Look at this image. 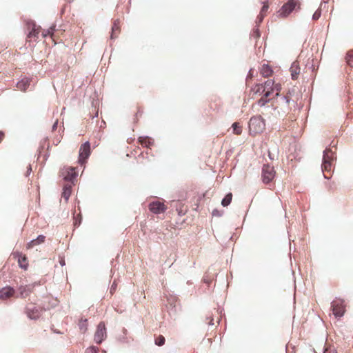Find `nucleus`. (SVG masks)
I'll return each instance as SVG.
<instances>
[{
  "mask_svg": "<svg viewBox=\"0 0 353 353\" xmlns=\"http://www.w3.org/2000/svg\"><path fill=\"white\" fill-rule=\"evenodd\" d=\"M272 69L270 66L263 64L260 70V73L263 77H269L272 74Z\"/></svg>",
  "mask_w": 353,
  "mask_h": 353,
  "instance_id": "nucleus-17",
  "label": "nucleus"
},
{
  "mask_svg": "<svg viewBox=\"0 0 353 353\" xmlns=\"http://www.w3.org/2000/svg\"><path fill=\"white\" fill-rule=\"evenodd\" d=\"M54 28L55 26H52L47 30H43L42 32L43 37H46L47 36L50 35L52 38H53Z\"/></svg>",
  "mask_w": 353,
  "mask_h": 353,
  "instance_id": "nucleus-24",
  "label": "nucleus"
},
{
  "mask_svg": "<svg viewBox=\"0 0 353 353\" xmlns=\"http://www.w3.org/2000/svg\"><path fill=\"white\" fill-rule=\"evenodd\" d=\"M87 325H88V321L87 319H81L79 322V327H80V330L83 332H85L86 330H87Z\"/></svg>",
  "mask_w": 353,
  "mask_h": 353,
  "instance_id": "nucleus-26",
  "label": "nucleus"
},
{
  "mask_svg": "<svg viewBox=\"0 0 353 353\" xmlns=\"http://www.w3.org/2000/svg\"><path fill=\"white\" fill-rule=\"evenodd\" d=\"M85 353H99V349L96 347L92 346L87 348Z\"/></svg>",
  "mask_w": 353,
  "mask_h": 353,
  "instance_id": "nucleus-30",
  "label": "nucleus"
},
{
  "mask_svg": "<svg viewBox=\"0 0 353 353\" xmlns=\"http://www.w3.org/2000/svg\"><path fill=\"white\" fill-rule=\"evenodd\" d=\"M116 288H117V284L115 283V282H114L110 288V293L113 294L114 292L115 291Z\"/></svg>",
  "mask_w": 353,
  "mask_h": 353,
  "instance_id": "nucleus-34",
  "label": "nucleus"
},
{
  "mask_svg": "<svg viewBox=\"0 0 353 353\" xmlns=\"http://www.w3.org/2000/svg\"><path fill=\"white\" fill-rule=\"evenodd\" d=\"M39 244H40V243H39V241L36 239H34V240L31 241L30 242H29L27 244L26 248H27V249H30V248H33L34 246L37 245Z\"/></svg>",
  "mask_w": 353,
  "mask_h": 353,
  "instance_id": "nucleus-29",
  "label": "nucleus"
},
{
  "mask_svg": "<svg viewBox=\"0 0 353 353\" xmlns=\"http://www.w3.org/2000/svg\"><path fill=\"white\" fill-rule=\"evenodd\" d=\"M14 259H17L19 267L25 270L28 268V258L21 252H16L12 254Z\"/></svg>",
  "mask_w": 353,
  "mask_h": 353,
  "instance_id": "nucleus-12",
  "label": "nucleus"
},
{
  "mask_svg": "<svg viewBox=\"0 0 353 353\" xmlns=\"http://www.w3.org/2000/svg\"><path fill=\"white\" fill-rule=\"evenodd\" d=\"M14 294V290L11 287H5L0 290V299L6 300L13 296Z\"/></svg>",
  "mask_w": 353,
  "mask_h": 353,
  "instance_id": "nucleus-13",
  "label": "nucleus"
},
{
  "mask_svg": "<svg viewBox=\"0 0 353 353\" xmlns=\"http://www.w3.org/2000/svg\"><path fill=\"white\" fill-rule=\"evenodd\" d=\"M265 122L261 117H253L249 121L250 134L254 137L265 129Z\"/></svg>",
  "mask_w": 353,
  "mask_h": 353,
  "instance_id": "nucleus-3",
  "label": "nucleus"
},
{
  "mask_svg": "<svg viewBox=\"0 0 353 353\" xmlns=\"http://www.w3.org/2000/svg\"><path fill=\"white\" fill-rule=\"evenodd\" d=\"M233 133L236 135H240L242 133V126L238 122L232 124Z\"/></svg>",
  "mask_w": 353,
  "mask_h": 353,
  "instance_id": "nucleus-22",
  "label": "nucleus"
},
{
  "mask_svg": "<svg viewBox=\"0 0 353 353\" xmlns=\"http://www.w3.org/2000/svg\"><path fill=\"white\" fill-rule=\"evenodd\" d=\"M57 122H55L52 127L53 130H54L57 128Z\"/></svg>",
  "mask_w": 353,
  "mask_h": 353,
  "instance_id": "nucleus-37",
  "label": "nucleus"
},
{
  "mask_svg": "<svg viewBox=\"0 0 353 353\" xmlns=\"http://www.w3.org/2000/svg\"><path fill=\"white\" fill-rule=\"evenodd\" d=\"M41 28L37 26L35 24H32V30L30 31L28 37L33 38L34 40L38 39V35L40 33Z\"/></svg>",
  "mask_w": 353,
  "mask_h": 353,
  "instance_id": "nucleus-18",
  "label": "nucleus"
},
{
  "mask_svg": "<svg viewBox=\"0 0 353 353\" xmlns=\"http://www.w3.org/2000/svg\"><path fill=\"white\" fill-rule=\"evenodd\" d=\"M120 21L119 19H117L114 21L113 26L112 27V34L111 38L114 39L117 37L118 34L120 32Z\"/></svg>",
  "mask_w": 353,
  "mask_h": 353,
  "instance_id": "nucleus-19",
  "label": "nucleus"
},
{
  "mask_svg": "<svg viewBox=\"0 0 353 353\" xmlns=\"http://www.w3.org/2000/svg\"><path fill=\"white\" fill-rule=\"evenodd\" d=\"M72 186V183H67L63 186L62 197L64 198L65 201H67L68 200V199L70 198V196L71 195Z\"/></svg>",
  "mask_w": 353,
  "mask_h": 353,
  "instance_id": "nucleus-16",
  "label": "nucleus"
},
{
  "mask_svg": "<svg viewBox=\"0 0 353 353\" xmlns=\"http://www.w3.org/2000/svg\"><path fill=\"white\" fill-rule=\"evenodd\" d=\"M299 8V0H288L279 10V14L281 17L285 18L288 17L296 8Z\"/></svg>",
  "mask_w": 353,
  "mask_h": 353,
  "instance_id": "nucleus-4",
  "label": "nucleus"
},
{
  "mask_svg": "<svg viewBox=\"0 0 353 353\" xmlns=\"http://www.w3.org/2000/svg\"><path fill=\"white\" fill-rule=\"evenodd\" d=\"M41 310L33 303H28L26 307V314L31 319H37L41 316Z\"/></svg>",
  "mask_w": 353,
  "mask_h": 353,
  "instance_id": "nucleus-10",
  "label": "nucleus"
},
{
  "mask_svg": "<svg viewBox=\"0 0 353 353\" xmlns=\"http://www.w3.org/2000/svg\"><path fill=\"white\" fill-rule=\"evenodd\" d=\"M345 307V301L341 299H336L331 303L333 314L336 318H340L344 315Z\"/></svg>",
  "mask_w": 353,
  "mask_h": 353,
  "instance_id": "nucleus-5",
  "label": "nucleus"
},
{
  "mask_svg": "<svg viewBox=\"0 0 353 353\" xmlns=\"http://www.w3.org/2000/svg\"><path fill=\"white\" fill-rule=\"evenodd\" d=\"M255 34H256V37H260V34H259V31H258V30H256V31L255 32Z\"/></svg>",
  "mask_w": 353,
  "mask_h": 353,
  "instance_id": "nucleus-36",
  "label": "nucleus"
},
{
  "mask_svg": "<svg viewBox=\"0 0 353 353\" xmlns=\"http://www.w3.org/2000/svg\"><path fill=\"white\" fill-rule=\"evenodd\" d=\"M166 209L165 204L159 201H155L149 204V210L154 214L164 212Z\"/></svg>",
  "mask_w": 353,
  "mask_h": 353,
  "instance_id": "nucleus-11",
  "label": "nucleus"
},
{
  "mask_svg": "<svg viewBox=\"0 0 353 353\" xmlns=\"http://www.w3.org/2000/svg\"><path fill=\"white\" fill-rule=\"evenodd\" d=\"M30 84V79L28 77H24L17 83V88L21 91H26L29 87Z\"/></svg>",
  "mask_w": 353,
  "mask_h": 353,
  "instance_id": "nucleus-14",
  "label": "nucleus"
},
{
  "mask_svg": "<svg viewBox=\"0 0 353 353\" xmlns=\"http://www.w3.org/2000/svg\"><path fill=\"white\" fill-rule=\"evenodd\" d=\"M320 17H321V11L320 10H316L314 13L312 18H313L314 20H317V19H319L320 18Z\"/></svg>",
  "mask_w": 353,
  "mask_h": 353,
  "instance_id": "nucleus-31",
  "label": "nucleus"
},
{
  "mask_svg": "<svg viewBox=\"0 0 353 353\" xmlns=\"http://www.w3.org/2000/svg\"><path fill=\"white\" fill-rule=\"evenodd\" d=\"M290 72H291V75H292V79H294V80L297 79L298 76L300 73V68H299L297 63L294 62L292 64V66L290 68Z\"/></svg>",
  "mask_w": 353,
  "mask_h": 353,
  "instance_id": "nucleus-20",
  "label": "nucleus"
},
{
  "mask_svg": "<svg viewBox=\"0 0 353 353\" xmlns=\"http://www.w3.org/2000/svg\"><path fill=\"white\" fill-rule=\"evenodd\" d=\"M232 199V194L228 193L226 194V196L224 197V199L221 201V204L223 206L226 207L231 203Z\"/></svg>",
  "mask_w": 353,
  "mask_h": 353,
  "instance_id": "nucleus-23",
  "label": "nucleus"
},
{
  "mask_svg": "<svg viewBox=\"0 0 353 353\" xmlns=\"http://www.w3.org/2000/svg\"><path fill=\"white\" fill-rule=\"evenodd\" d=\"M345 59L348 65L353 68V49L347 52Z\"/></svg>",
  "mask_w": 353,
  "mask_h": 353,
  "instance_id": "nucleus-21",
  "label": "nucleus"
},
{
  "mask_svg": "<svg viewBox=\"0 0 353 353\" xmlns=\"http://www.w3.org/2000/svg\"><path fill=\"white\" fill-rule=\"evenodd\" d=\"M165 341V337L162 335H159L155 337L154 342H155V344L158 346H162L163 345H164Z\"/></svg>",
  "mask_w": 353,
  "mask_h": 353,
  "instance_id": "nucleus-25",
  "label": "nucleus"
},
{
  "mask_svg": "<svg viewBox=\"0 0 353 353\" xmlns=\"http://www.w3.org/2000/svg\"><path fill=\"white\" fill-rule=\"evenodd\" d=\"M61 175L68 183H73V180L77 176L76 168L73 167L64 168L61 171Z\"/></svg>",
  "mask_w": 353,
  "mask_h": 353,
  "instance_id": "nucleus-9",
  "label": "nucleus"
},
{
  "mask_svg": "<svg viewBox=\"0 0 353 353\" xmlns=\"http://www.w3.org/2000/svg\"><path fill=\"white\" fill-rule=\"evenodd\" d=\"M138 142L143 147L150 148L154 144V141L148 137H140Z\"/></svg>",
  "mask_w": 353,
  "mask_h": 353,
  "instance_id": "nucleus-15",
  "label": "nucleus"
},
{
  "mask_svg": "<svg viewBox=\"0 0 353 353\" xmlns=\"http://www.w3.org/2000/svg\"><path fill=\"white\" fill-rule=\"evenodd\" d=\"M4 138V133L1 131H0V143L3 141Z\"/></svg>",
  "mask_w": 353,
  "mask_h": 353,
  "instance_id": "nucleus-35",
  "label": "nucleus"
},
{
  "mask_svg": "<svg viewBox=\"0 0 353 353\" xmlns=\"http://www.w3.org/2000/svg\"><path fill=\"white\" fill-rule=\"evenodd\" d=\"M107 337L106 328L104 322H100L97 327V330L94 334V341L100 344Z\"/></svg>",
  "mask_w": 353,
  "mask_h": 353,
  "instance_id": "nucleus-7",
  "label": "nucleus"
},
{
  "mask_svg": "<svg viewBox=\"0 0 353 353\" xmlns=\"http://www.w3.org/2000/svg\"><path fill=\"white\" fill-rule=\"evenodd\" d=\"M28 171H31V167L29 166L28 169Z\"/></svg>",
  "mask_w": 353,
  "mask_h": 353,
  "instance_id": "nucleus-38",
  "label": "nucleus"
},
{
  "mask_svg": "<svg viewBox=\"0 0 353 353\" xmlns=\"http://www.w3.org/2000/svg\"><path fill=\"white\" fill-rule=\"evenodd\" d=\"M268 8H269V6H268V3H264L263 6L261 8V13L259 16V17H260V21H262V19L263 18V13L267 12Z\"/></svg>",
  "mask_w": 353,
  "mask_h": 353,
  "instance_id": "nucleus-28",
  "label": "nucleus"
},
{
  "mask_svg": "<svg viewBox=\"0 0 353 353\" xmlns=\"http://www.w3.org/2000/svg\"><path fill=\"white\" fill-rule=\"evenodd\" d=\"M334 153L330 148H327L323 152L322 171L325 179H330L332 173V161Z\"/></svg>",
  "mask_w": 353,
  "mask_h": 353,
  "instance_id": "nucleus-2",
  "label": "nucleus"
},
{
  "mask_svg": "<svg viewBox=\"0 0 353 353\" xmlns=\"http://www.w3.org/2000/svg\"><path fill=\"white\" fill-rule=\"evenodd\" d=\"M19 291H20V295L23 298L27 296L30 293L29 289H28L26 287H21L19 288Z\"/></svg>",
  "mask_w": 353,
  "mask_h": 353,
  "instance_id": "nucleus-27",
  "label": "nucleus"
},
{
  "mask_svg": "<svg viewBox=\"0 0 353 353\" xmlns=\"http://www.w3.org/2000/svg\"><path fill=\"white\" fill-rule=\"evenodd\" d=\"M276 172L273 166L269 164L263 165L261 172L262 181L264 183H269L275 177Z\"/></svg>",
  "mask_w": 353,
  "mask_h": 353,
  "instance_id": "nucleus-6",
  "label": "nucleus"
},
{
  "mask_svg": "<svg viewBox=\"0 0 353 353\" xmlns=\"http://www.w3.org/2000/svg\"><path fill=\"white\" fill-rule=\"evenodd\" d=\"M324 353H336V351L334 348H326L324 351Z\"/></svg>",
  "mask_w": 353,
  "mask_h": 353,
  "instance_id": "nucleus-33",
  "label": "nucleus"
},
{
  "mask_svg": "<svg viewBox=\"0 0 353 353\" xmlns=\"http://www.w3.org/2000/svg\"><path fill=\"white\" fill-rule=\"evenodd\" d=\"M90 154V144L88 141L82 144L79 149V163L83 164Z\"/></svg>",
  "mask_w": 353,
  "mask_h": 353,
  "instance_id": "nucleus-8",
  "label": "nucleus"
},
{
  "mask_svg": "<svg viewBox=\"0 0 353 353\" xmlns=\"http://www.w3.org/2000/svg\"><path fill=\"white\" fill-rule=\"evenodd\" d=\"M77 225V221L76 220L75 222H74V225Z\"/></svg>",
  "mask_w": 353,
  "mask_h": 353,
  "instance_id": "nucleus-39",
  "label": "nucleus"
},
{
  "mask_svg": "<svg viewBox=\"0 0 353 353\" xmlns=\"http://www.w3.org/2000/svg\"><path fill=\"white\" fill-rule=\"evenodd\" d=\"M37 241H39V243H43L45 241V239H46V236H43V235H39L38 237H37Z\"/></svg>",
  "mask_w": 353,
  "mask_h": 353,
  "instance_id": "nucleus-32",
  "label": "nucleus"
},
{
  "mask_svg": "<svg viewBox=\"0 0 353 353\" xmlns=\"http://www.w3.org/2000/svg\"><path fill=\"white\" fill-rule=\"evenodd\" d=\"M282 86L272 79H268L262 84H256L253 90L255 93H263V96L258 101L260 106H264L271 99L277 97L281 90Z\"/></svg>",
  "mask_w": 353,
  "mask_h": 353,
  "instance_id": "nucleus-1",
  "label": "nucleus"
}]
</instances>
